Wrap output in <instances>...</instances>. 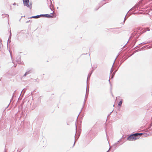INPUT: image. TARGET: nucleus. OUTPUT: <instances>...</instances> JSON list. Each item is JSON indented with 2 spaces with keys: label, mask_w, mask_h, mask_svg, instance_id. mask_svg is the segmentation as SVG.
I'll list each match as a JSON object with an SVG mask.
<instances>
[{
  "label": "nucleus",
  "mask_w": 152,
  "mask_h": 152,
  "mask_svg": "<svg viewBox=\"0 0 152 152\" xmlns=\"http://www.w3.org/2000/svg\"><path fill=\"white\" fill-rule=\"evenodd\" d=\"M142 133H137L131 134L127 138V140L129 141H134L139 138Z\"/></svg>",
  "instance_id": "nucleus-1"
},
{
  "label": "nucleus",
  "mask_w": 152,
  "mask_h": 152,
  "mask_svg": "<svg viewBox=\"0 0 152 152\" xmlns=\"http://www.w3.org/2000/svg\"><path fill=\"white\" fill-rule=\"evenodd\" d=\"M51 15H50L49 14H46V15H38L37 16H32L30 18H38L41 17H45L47 18H51L53 17V15L51 13Z\"/></svg>",
  "instance_id": "nucleus-2"
},
{
  "label": "nucleus",
  "mask_w": 152,
  "mask_h": 152,
  "mask_svg": "<svg viewBox=\"0 0 152 152\" xmlns=\"http://www.w3.org/2000/svg\"><path fill=\"white\" fill-rule=\"evenodd\" d=\"M24 6L30 8L31 9V4L30 3V5H29V0H23Z\"/></svg>",
  "instance_id": "nucleus-3"
},
{
  "label": "nucleus",
  "mask_w": 152,
  "mask_h": 152,
  "mask_svg": "<svg viewBox=\"0 0 152 152\" xmlns=\"http://www.w3.org/2000/svg\"><path fill=\"white\" fill-rule=\"evenodd\" d=\"M123 100L121 99V100L119 102L118 104V105L120 106H121Z\"/></svg>",
  "instance_id": "nucleus-4"
},
{
  "label": "nucleus",
  "mask_w": 152,
  "mask_h": 152,
  "mask_svg": "<svg viewBox=\"0 0 152 152\" xmlns=\"http://www.w3.org/2000/svg\"><path fill=\"white\" fill-rule=\"evenodd\" d=\"M29 71L26 72L25 74L24 75V76H26V75L29 74Z\"/></svg>",
  "instance_id": "nucleus-5"
}]
</instances>
